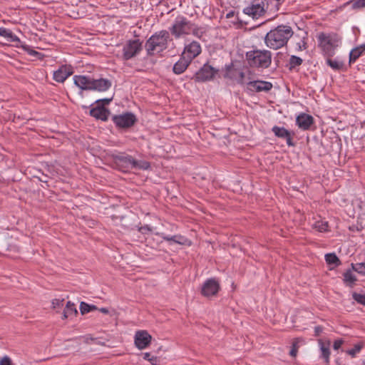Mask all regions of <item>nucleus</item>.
Returning a JSON list of instances; mask_svg holds the SVG:
<instances>
[{
    "mask_svg": "<svg viewBox=\"0 0 365 365\" xmlns=\"http://www.w3.org/2000/svg\"><path fill=\"white\" fill-rule=\"evenodd\" d=\"M292 34L290 26L280 25L267 34L264 41L267 47L277 50L286 45Z\"/></svg>",
    "mask_w": 365,
    "mask_h": 365,
    "instance_id": "obj_1",
    "label": "nucleus"
},
{
    "mask_svg": "<svg viewBox=\"0 0 365 365\" xmlns=\"http://www.w3.org/2000/svg\"><path fill=\"white\" fill-rule=\"evenodd\" d=\"M170 31L176 38L191 34L195 36L201 37L204 33L201 28L197 26L183 16H178L175 19L172 26L170 27Z\"/></svg>",
    "mask_w": 365,
    "mask_h": 365,
    "instance_id": "obj_2",
    "label": "nucleus"
},
{
    "mask_svg": "<svg viewBox=\"0 0 365 365\" xmlns=\"http://www.w3.org/2000/svg\"><path fill=\"white\" fill-rule=\"evenodd\" d=\"M318 45L323 54L327 57L334 55L335 49L340 43L339 37L335 34L320 33L317 36Z\"/></svg>",
    "mask_w": 365,
    "mask_h": 365,
    "instance_id": "obj_3",
    "label": "nucleus"
},
{
    "mask_svg": "<svg viewBox=\"0 0 365 365\" xmlns=\"http://www.w3.org/2000/svg\"><path fill=\"white\" fill-rule=\"evenodd\" d=\"M247 59L252 67L267 68L271 64L272 53L267 50L252 51L247 53Z\"/></svg>",
    "mask_w": 365,
    "mask_h": 365,
    "instance_id": "obj_4",
    "label": "nucleus"
},
{
    "mask_svg": "<svg viewBox=\"0 0 365 365\" xmlns=\"http://www.w3.org/2000/svg\"><path fill=\"white\" fill-rule=\"evenodd\" d=\"M170 35L168 31L162 30L152 35L146 42V49L148 53L158 50L163 51L167 48Z\"/></svg>",
    "mask_w": 365,
    "mask_h": 365,
    "instance_id": "obj_5",
    "label": "nucleus"
},
{
    "mask_svg": "<svg viewBox=\"0 0 365 365\" xmlns=\"http://www.w3.org/2000/svg\"><path fill=\"white\" fill-rule=\"evenodd\" d=\"M142 50V43L139 39L129 40L123 47V57L129 60L138 55Z\"/></svg>",
    "mask_w": 365,
    "mask_h": 365,
    "instance_id": "obj_6",
    "label": "nucleus"
},
{
    "mask_svg": "<svg viewBox=\"0 0 365 365\" xmlns=\"http://www.w3.org/2000/svg\"><path fill=\"white\" fill-rule=\"evenodd\" d=\"M135 115L130 112L113 116V121L120 128H128L133 126L136 122Z\"/></svg>",
    "mask_w": 365,
    "mask_h": 365,
    "instance_id": "obj_7",
    "label": "nucleus"
},
{
    "mask_svg": "<svg viewBox=\"0 0 365 365\" xmlns=\"http://www.w3.org/2000/svg\"><path fill=\"white\" fill-rule=\"evenodd\" d=\"M246 89L248 93L267 92L272 88V83L264 81H250L246 82Z\"/></svg>",
    "mask_w": 365,
    "mask_h": 365,
    "instance_id": "obj_8",
    "label": "nucleus"
},
{
    "mask_svg": "<svg viewBox=\"0 0 365 365\" xmlns=\"http://www.w3.org/2000/svg\"><path fill=\"white\" fill-rule=\"evenodd\" d=\"M202 51L200 43L197 41H192L185 45L182 56L190 61H192L194 58L198 56Z\"/></svg>",
    "mask_w": 365,
    "mask_h": 365,
    "instance_id": "obj_9",
    "label": "nucleus"
},
{
    "mask_svg": "<svg viewBox=\"0 0 365 365\" xmlns=\"http://www.w3.org/2000/svg\"><path fill=\"white\" fill-rule=\"evenodd\" d=\"M152 341V336L146 330H138L135 333L134 343L139 350L149 346Z\"/></svg>",
    "mask_w": 365,
    "mask_h": 365,
    "instance_id": "obj_10",
    "label": "nucleus"
},
{
    "mask_svg": "<svg viewBox=\"0 0 365 365\" xmlns=\"http://www.w3.org/2000/svg\"><path fill=\"white\" fill-rule=\"evenodd\" d=\"M217 70L212 67L207 63L203 65V66L195 73V80L197 82H205L212 80Z\"/></svg>",
    "mask_w": 365,
    "mask_h": 365,
    "instance_id": "obj_11",
    "label": "nucleus"
},
{
    "mask_svg": "<svg viewBox=\"0 0 365 365\" xmlns=\"http://www.w3.org/2000/svg\"><path fill=\"white\" fill-rule=\"evenodd\" d=\"M224 76L225 78H228L232 82L240 85L246 83L245 80V73L242 72V71L232 66H229L227 67Z\"/></svg>",
    "mask_w": 365,
    "mask_h": 365,
    "instance_id": "obj_12",
    "label": "nucleus"
},
{
    "mask_svg": "<svg viewBox=\"0 0 365 365\" xmlns=\"http://www.w3.org/2000/svg\"><path fill=\"white\" fill-rule=\"evenodd\" d=\"M220 289V284L215 279H209L206 280L202 287L201 293L206 297H210L215 295Z\"/></svg>",
    "mask_w": 365,
    "mask_h": 365,
    "instance_id": "obj_13",
    "label": "nucleus"
},
{
    "mask_svg": "<svg viewBox=\"0 0 365 365\" xmlns=\"http://www.w3.org/2000/svg\"><path fill=\"white\" fill-rule=\"evenodd\" d=\"M74 84L83 91H91L92 78L89 76L76 75L73 78Z\"/></svg>",
    "mask_w": 365,
    "mask_h": 365,
    "instance_id": "obj_14",
    "label": "nucleus"
},
{
    "mask_svg": "<svg viewBox=\"0 0 365 365\" xmlns=\"http://www.w3.org/2000/svg\"><path fill=\"white\" fill-rule=\"evenodd\" d=\"M272 132L275 136L286 140L288 146H294V143L292 141L293 133L289 131L284 127L274 126L272 128Z\"/></svg>",
    "mask_w": 365,
    "mask_h": 365,
    "instance_id": "obj_15",
    "label": "nucleus"
},
{
    "mask_svg": "<svg viewBox=\"0 0 365 365\" xmlns=\"http://www.w3.org/2000/svg\"><path fill=\"white\" fill-rule=\"evenodd\" d=\"M72 73L73 68L71 66H62L53 72V78L56 82L63 83Z\"/></svg>",
    "mask_w": 365,
    "mask_h": 365,
    "instance_id": "obj_16",
    "label": "nucleus"
},
{
    "mask_svg": "<svg viewBox=\"0 0 365 365\" xmlns=\"http://www.w3.org/2000/svg\"><path fill=\"white\" fill-rule=\"evenodd\" d=\"M264 11V7L259 3H252L243 9L244 14L253 19H258Z\"/></svg>",
    "mask_w": 365,
    "mask_h": 365,
    "instance_id": "obj_17",
    "label": "nucleus"
},
{
    "mask_svg": "<svg viewBox=\"0 0 365 365\" xmlns=\"http://www.w3.org/2000/svg\"><path fill=\"white\" fill-rule=\"evenodd\" d=\"M112 86L110 80L106 78L94 79L92 78L91 91L105 92Z\"/></svg>",
    "mask_w": 365,
    "mask_h": 365,
    "instance_id": "obj_18",
    "label": "nucleus"
},
{
    "mask_svg": "<svg viewBox=\"0 0 365 365\" xmlns=\"http://www.w3.org/2000/svg\"><path fill=\"white\" fill-rule=\"evenodd\" d=\"M313 123V117L307 113H301L296 118L297 125L300 129L304 130L309 129Z\"/></svg>",
    "mask_w": 365,
    "mask_h": 365,
    "instance_id": "obj_19",
    "label": "nucleus"
},
{
    "mask_svg": "<svg viewBox=\"0 0 365 365\" xmlns=\"http://www.w3.org/2000/svg\"><path fill=\"white\" fill-rule=\"evenodd\" d=\"M190 63L191 61L181 55L180 59L174 64L173 71L175 74H181L187 68Z\"/></svg>",
    "mask_w": 365,
    "mask_h": 365,
    "instance_id": "obj_20",
    "label": "nucleus"
},
{
    "mask_svg": "<svg viewBox=\"0 0 365 365\" xmlns=\"http://www.w3.org/2000/svg\"><path fill=\"white\" fill-rule=\"evenodd\" d=\"M90 114L96 119L106 120L108 118V111L104 106H98L90 110Z\"/></svg>",
    "mask_w": 365,
    "mask_h": 365,
    "instance_id": "obj_21",
    "label": "nucleus"
},
{
    "mask_svg": "<svg viewBox=\"0 0 365 365\" xmlns=\"http://www.w3.org/2000/svg\"><path fill=\"white\" fill-rule=\"evenodd\" d=\"M319 349L321 351V357L324 359L326 364L329 363V356H330V341H323L319 339L318 341Z\"/></svg>",
    "mask_w": 365,
    "mask_h": 365,
    "instance_id": "obj_22",
    "label": "nucleus"
},
{
    "mask_svg": "<svg viewBox=\"0 0 365 365\" xmlns=\"http://www.w3.org/2000/svg\"><path fill=\"white\" fill-rule=\"evenodd\" d=\"M77 309L73 303L68 302L63 313V319H71L77 314Z\"/></svg>",
    "mask_w": 365,
    "mask_h": 365,
    "instance_id": "obj_23",
    "label": "nucleus"
},
{
    "mask_svg": "<svg viewBox=\"0 0 365 365\" xmlns=\"http://www.w3.org/2000/svg\"><path fill=\"white\" fill-rule=\"evenodd\" d=\"M0 36L5 38L10 42H19V38L13 34V32L8 29L0 27Z\"/></svg>",
    "mask_w": 365,
    "mask_h": 365,
    "instance_id": "obj_24",
    "label": "nucleus"
},
{
    "mask_svg": "<svg viewBox=\"0 0 365 365\" xmlns=\"http://www.w3.org/2000/svg\"><path fill=\"white\" fill-rule=\"evenodd\" d=\"M365 51V45L353 48L349 53V62H355Z\"/></svg>",
    "mask_w": 365,
    "mask_h": 365,
    "instance_id": "obj_25",
    "label": "nucleus"
},
{
    "mask_svg": "<svg viewBox=\"0 0 365 365\" xmlns=\"http://www.w3.org/2000/svg\"><path fill=\"white\" fill-rule=\"evenodd\" d=\"M327 63L334 70H340L343 66L344 62L339 59L338 58L331 59L330 57H327Z\"/></svg>",
    "mask_w": 365,
    "mask_h": 365,
    "instance_id": "obj_26",
    "label": "nucleus"
},
{
    "mask_svg": "<svg viewBox=\"0 0 365 365\" xmlns=\"http://www.w3.org/2000/svg\"><path fill=\"white\" fill-rule=\"evenodd\" d=\"M304 342V341L301 338L295 339L292 342V348L289 351L290 356H292V357H295L297 354L300 345L303 344Z\"/></svg>",
    "mask_w": 365,
    "mask_h": 365,
    "instance_id": "obj_27",
    "label": "nucleus"
},
{
    "mask_svg": "<svg viewBox=\"0 0 365 365\" xmlns=\"http://www.w3.org/2000/svg\"><path fill=\"white\" fill-rule=\"evenodd\" d=\"M328 222L322 220H317L312 225V227L320 232L328 231Z\"/></svg>",
    "mask_w": 365,
    "mask_h": 365,
    "instance_id": "obj_28",
    "label": "nucleus"
},
{
    "mask_svg": "<svg viewBox=\"0 0 365 365\" xmlns=\"http://www.w3.org/2000/svg\"><path fill=\"white\" fill-rule=\"evenodd\" d=\"M356 278L354 272L351 270H347L344 274V281L345 283L348 284L350 286H352L356 282Z\"/></svg>",
    "mask_w": 365,
    "mask_h": 365,
    "instance_id": "obj_29",
    "label": "nucleus"
},
{
    "mask_svg": "<svg viewBox=\"0 0 365 365\" xmlns=\"http://www.w3.org/2000/svg\"><path fill=\"white\" fill-rule=\"evenodd\" d=\"M145 360L148 361L152 365H160V359L159 357L151 355L149 352L142 354Z\"/></svg>",
    "mask_w": 365,
    "mask_h": 365,
    "instance_id": "obj_30",
    "label": "nucleus"
},
{
    "mask_svg": "<svg viewBox=\"0 0 365 365\" xmlns=\"http://www.w3.org/2000/svg\"><path fill=\"white\" fill-rule=\"evenodd\" d=\"M325 260L328 264L337 265L339 264V258L334 253L327 254L325 255Z\"/></svg>",
    "mask_w": 365,
    "mask_h": 365,
    "instance_id": "obj_31",
    "label": "nucleus"
},
{
    "mask_svg": "<svg viewBox=\"0 0 365 365\" xmlns=\"http://www.w3.org/2000/svg\"><path fill=\"white\" fill-rule=\"evenodd\" d=\"M163 238L165 241H173L176 243L183 245L185 242V240L182 239L181 237L179 236H167V235H163Z\"/></svg>",
    "mask_w": 365,
    "mask_h": 365,
    "instance_id": "obj_32",
    "label": "nucleus"
},
{
    "mask_svg": "<svg viewBox=\"0 0 365 365\" xmlns=\"http://www.w3.org/2000/svg\"><path fill=\"white\" fill-rule=\"evenodd\" d=\"M351 266L354 271L357 272L359 274L365 275V262L356 263L355 264H352Z\"/></svg>",
    "mask_w": 365,
    "mask_h": 365,
    "instance_id": "obj_33",
    "label": "nucleus"
},
{
    "mask_svg": "<svg viewBox=\"0 0 365 365\" xmlns=\"http://www.w3.org/2000/svg\"><path fill=\"white\" fill-rule=\"evenodd\" d=\"M363 347L362 344H355L353 349H349L346 351V353L351 356L352 357H354L358 353L360 352Z\"/></svg>",
    "mask_w": 365,
    "mask_h": 365,
    "instance_id": "obj_34",
    "label": "nucleus"
},
{
    "mask_svg": "<svg viewBox=\"0 0 365 365\" xmlns=\"http://www.w3.org/2000/svg\"><path fill=\"white\" fill-rule=\"evenodd\" d=\"M302 63V59L296 56H292L289 59V64L292 68L300 66Z\"/></svg>",
    "mask_w": 365,
    "mask_h": 365,
    "instance_id": "obj_35",
    "label": "nucleus"
},
{
    "mask_svg": "<svg viewBox=\"0 0 365 365\" xmlns=\"http://www.w3.org/2000/svg\"><path fill=\"white\" fill-rule=\"evenodd\" d=\"M352 297L358 303L365 306V294L354 293Z\"/></svg>",
    "mask_w": 365,
    "mask_h": 365,
    "instance_id": "obj_36",
    "label": "nucleus"
},
{
    "mask_svg": "<svg viewBox=\"0 0 365 365\" xmlns=\"http://www.w3.org/2000/svg\"><path fill=\"white\" fill-rule=\"evenodd\" d=\"M121 160L128 165H130L131 168H133L134 165H137L136 160L130 155L124 156Z\"/></svg>",
    "mask_w": 365,
    "mask_h": 365,
    "instance_id": "obj_37",
    "label": "nucleus"
},
{
    "mask_svg": "<svg viewBox=\"0 0 365 365\" xmlns=\"http://www.w3.org/2000/svg\"><path fill=\"white\" fill-rule=\"evenodd\" d=\"M92 309H96V307L94 306L91 307L90 305L85 302L81 303L80 309L83 314L89 312L90 311H91Z\"/></svg>",
    "mask_w": 365,
    "mask_h": 365,
    "instance_id": "obj_38",
    "label": "nucleus"
},
{
    "mask_svg": "<svg viewBox=\"0 0 365 365\" xmlns=\"http://www.w3.org/2000/svg\"><path fill=\"white\" fill-rule=\"evenodd\" d=\"M136 164L137 165H134L133 168H140L143 170H147L150 167V164L147 161H137L136 160Z\"/></svg>",
    "mask_w": 365,
    "mask_h": 365,
    "instance_id": "obj_39",
    "label": "nucleus"
},
{
    "mask_svg": "<svg viewBox=\"0 0 365 365\" xmlns=\"http://www.w3.org/2000/svg\"><path fill=\"white\" fill-rule=\"evenodd\" d=\"M63 301L64 300L63 299H53L52 302H51L52 308L54 309L61 308L63 305Z\"/></svg>",
    "mask_w": 365,
    "mask_h": 365,
    "instance_id": "obj_40",
    "label": "nucleus"
},
{
    "mask_svg": "<svg viewBox=\"0 0 365 365\" xmlns=\"http://www.w3.org/2000/svg\"><path fill=\"white\" fill-rule=\"evenodd\" d=\"M98 310L103 314H109L110 317H114L117 315L116 311L113 309L110 310L108 308L101 307Z\"/></svg>",
    "mask_w": 365,
    "mask_h": 365,
    "instance_id": "obj_41",
    "label": "nucleus"
},
{
    "mask_svg": "<svg viewBox=\"0 0 365 365\" xmlns=\"http://www.w3.org/2000/svg\"><path fill=\"white\" fill-rule=\"evenodd\" d=\"M23 49L26 51L29 55L32 56L38 57L40 53L38 51H36L33 49H31L29 46L24 45L22 46Z\"/></svg>",
    "mask_w": 365,
    "mask_h": 365,
    "instance_id": "obj_42",
    "label": "nucleus"
},
{
    "mask_svg": "<svg viewBox=\"0 0 365 365\" xmlns=\"http://www.w3.org/2000/svg\"><path fill=\"white\" fill-rule=\"evenodd\" d=\"M139 231L143 234H147L153 232V227L149 225H144L140 227Z\"/></svg>",
    "mask_w": 365,
    "mask_h": 365,
    "instance_id": "obj_43",
    "label": "nucleus"
},
{
    "mask_svg": "<svg viewBox=\"0 0 365 365\" xmlns=\"http://www.w3.org/2000/svg\"><path fill=\"white\" fill-rule=\"evenodd\" d=\"M353 5L354 8L365 7V0H354Z\"/></svg>",
    "mask_w": 365,
    "mask_h": 365,
    "instance_id": "obj_44",
    "label": "nucleus"
},
{
    "mask_svg": "<svg viewBox=\"0 0 365 365\" xmlns=\"http://www.w3.org/2000/svg\"><path fill=\"white\" fill-rule=\"evenodd\" d=\"M343 343L344 341L342 339L335 340L333 345L334 349L338 350L341 346Z\"/></svg>",
    "mask_w": 365,
    "mask_h": 365,
    "instance_id": "obj_45",
    "label": "nucleus"
},
{
    "mask_svg": "<svg viewBox=\"0 0 365 365\" xmlns=\"http://www.w3.org/2000/svg\"><path fill=\"white\" fill-rule=\"evenodd\" d=\"M0 365H11V361L9 357L5 356L0 361Z\"/></svg>",
    "mask_w": 365,
    "mask_h": 365,
    "instance_id": "obj_46",
    "label": "nucleus"
},
{
    "mask_svg": "<svg viewBox=\"0 0 365 365\" xmlns=\"http://www.w3.org/2000/svg\"><path fill=\"white\" fill-rule=\"evenodd\" d=\"M100 101H101V100H98V101H96V102L98 103V102H99ZM101 101H104L106 104H108V103L110 102L111 99H110V98H104V99H103V100H101Z\"/></svg>",
    "mask_w": 365,
    "mask_h": 365,
    "instance_id": "obj_47",
    "label": "nucleus"
},
{
    "mask_svg": "<svg viewBox=\"0 0 365 365\" xmlns=\"http://www.w3.org/2000/svg\"><path fill=\"white\" fill-rule=\"evenodd\" d=\"M317 331H319V327L316 328Z\"/></svg>",
    "mask_w": 365,
    "mask_h": 365,
    "instance_id": "obj_48",
    "label": "nucleus"
}]
</instances>
